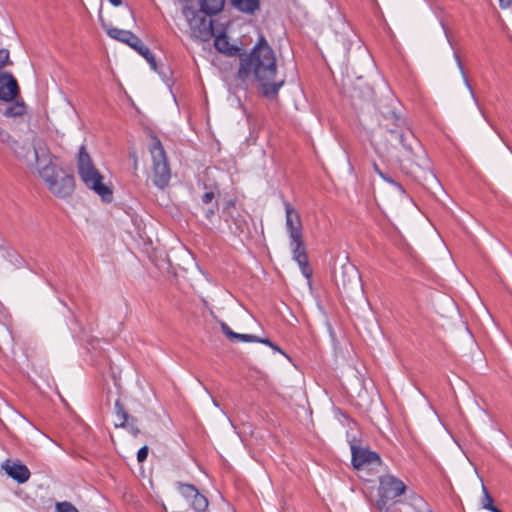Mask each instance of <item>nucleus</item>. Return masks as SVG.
I'll return each mask as SVG.
<instances>
[{
  "mask_svg": "<svg viewBox=\"0 0 512 512\" xmlns=\"http://www.w3.org/2000/svg\"><path fill=\"white\" fill-rule=\"evenodd\" d=\"M253 76L263 96L274 98L284 85V78H277L276 57L263 36L248 55L240 58L238 78L245 81Z\"/></svg>",
  "mask_w": 512,
  "mask_h": 512,
  "instance_id": "1",
  "label": "nucleus"
},
{
  "mask_svg": "<svg viewBox=\"0 0 512 512\" xmlns=\"http://www.w3.org/2000/svg\"><path fill=\"white\" fill-rule=\"evenodd\" d=\"M379 125L385 132V139L375 138L371 142L380 156L388 155L397 143L402 145L407 153H413V144L418 145V143L404 119L394 111L381 112Z\"/></svg>",
  "mask_w": 512,
  "mask_h": 512,
  "instance_id": "2",
  "label": "nucleus"
},
{
  "mask_svg": "<svg viewBox=\"0 0 512 512\" xmlns=\"http://www.w3.org/2000/svg\"><path fill=\"white\" fill-rule=\"evenodd\" d=\"M200 11L195 12L189 7H185L183 14L189 21L190 27L200 39L206 41L214 36L213 21L205 16H199V13L205 15H214L219 13L225 4V0H198Z\"/></svg>",
  "mask_w": 512,
  "mask_h": 512,
  "instance_id": "3",
  "label": "nucleus"
},
{
  "mask_svg": "<svg viewBox=\"0 0 512 512\" xmlns=\"http://www.w3.org/2000/svg\"><path fill=\"white\" fill-rule=\"evenodd\" d=\"M77 169L80 179L87 188L93 190L104 202L112 201L113 191L103 182L104 177L94 166L84 145L79 149Z\"/></svg>",
  "mask_w": 512,
  "mask_h": 512,
  "instance_id": "4",
  "label": "nucleus"
},
{
  "mask_svg": "<svg viewBox=\"0 0 512 512\" xmlns=\"http://www.w3.org/2000/svg\"><path fill=\"white\" fill-rule=\"evenodd\" d=\"M286 213V228L289 233V246L293 256H307L306 246L303 240L302 222L299 213L288 202L284 201Z\"/></svg>",
  "mask_w": 512,
  "mask_h": 512,
  "instance_id": "5",
  "label": "nucleus"
},
{
  "mask_svg": "<svg viewBox=\"0 0 512 512\" xmlns=\"http://www.w3.org/2000/svg\"><path fill=\"white\" fill-rule=\"evenodd\" d=\"M149 150L152 157L153 183L158 188L164 189L169 184L171 172L165 150L156 136L152 137Z\"/></svg>",
  "mask_w": 512,
  "mask_h": 512,
  "instance_id": "6",
  "label": "nucleus"
},
{
  "mask_svg": "<svg viewBox=\"0 0 512 512\" xmlns=\"http://www.w3.org/2000/svg\"><path fill=\"white\" fill-rule=\"evenodd\" d=\"M222 218L234 233H243L248 229L247 213L237 207L235 200L226 202L222 210Z\"/></svg>",
  "mask_w": 512,
  "mask_h": 512,
  "instance_id": "7",
  "label": "nucleus"
},
{
  "mask_svg": "<svg viewBox=\"0 0 512 512\" xmlns=\"http://www.w3.org/2000/svg\"><path fill=\"white\" fill-rule=\"evenodd\" d=\"M379 493L382 500L394 499L406 491V486L393 475H384L379 480Z\"/></svg>",
  "mask_w": 512,
  "mask_h": 512,
  "instance_id": "8",
  "label": "nucleus"
},
{
  "mask_svg": "<svg viewBox=\"0 0 512 512\" xmlns=\"http://www.w3.org/2000/svg\"><path fill=\"white\" fill-rule=\"evenodd\" d=\"M1 468L10 478L20 484L27 482L31 476L28 467L19 460L13 461L7 459L2 463Z\"/></svg>",
  "mask_w": 512,
  "mask_h": 512,
  "instance_id": "9",
  "label": "nucleus"
},
{
  "mask_svg": "<svg viewBox=\"0 0 512 512\" xmlns=\"http://www.w3.org/2000/svg\"><path fill=\"white\" fill-rule=\"evenodd\" d=\"M75 188V180L74 177L70 174L60 173L50 187L48 188L51 193L58 197H68L70 196Z\"/></svg>",
  "mask_w": 512,
  "mask_h": 512,
  "instance_id": "10",
  "label": "nucleus"
},
{
  "mask_svg": "<svg viewBox=\"0 0 512 512\" xmlns=\"http://www.w3.org/2000/svg\"><path fill=\"white\" fill-rule=\"evenodd\" d=\"M19 94V86L11 73H0V100L9 102Z\"/></svg>",
  "mask_w": 512,
  "mask_h": 512,
  "instance_id": "11",
  "label": "nucleus"
},
{
  "mask_svg": "<svg viewBox=\"0 0 512 512\" xmlns=\"http://www.w3.org/2000/svg\"><path fill=\"white\" fill-rule=\"evenodd\" d=\"M379 462L380 457L377 453L364 448L352 446V463L356 469H360L367 464Z\"/></svg>",
  "mask_w": 512,
  "mask_h": 512,
  "instance_id": "12",
  "label": "nucleus"
},
{
  "mask_svg": "<svg viewBox=\"0 0 512 512\" xmlns=\"http://www.w3.org/2000/svg\"><path fill=\"white\" fill-rule=\"evenodd\" d=\"M180 491L186 498L191 499V505L196 511H203L208 506L207 499L193 485L182 484Z\"/></svg>",
  "mask_w": 512,
  "mask_h": 512,
  "instance_id": "13",
  "label": "nucleus"
},
{
  "mask_svg": "<svg viewBox=\"0 0 512 512\" xmlns=\"http://www.w3.org/2000/svg\"><path fill=\"white\" fill-rule=\"evenodd\" d=\"M34 161L41 165L44 162L53 160L50 150L44 138L36 136L32 140Z\"/></svg>",
  "mask_w": 512,
  "mask_h": 512,
  "instance_id": "14",
  "label": "nucleus"
},
{
  "mask_svg": "<svg viewBox=\"0 0 512 512\" xmlns=\"http://www.w3.org/2000/svg\"><path fill=\"white\" fill-rule=\"evenodd\" d=\"M60 173H64V171L58 169L53 160H49L39 165V175L48 188L50 187V184L57 180Z\"/></svg>",
  "mask_w": 512,
  "mask_h": 512,
  "instance_id": "15",
  "label": "nucleus"
},
{
  "mask_svg": "<svg viewBox=\"0 0 512 512\" xmlns=\"http://www.w3.org/2000/svg\"><path fill=\"white\" fill-rule=\"evenodd\" d=\"M215 48L228 56H236L239 48L230 44L228 37L225 34L218 35L214 40Z\"/></svg>",
  "mask_w": 512,
  "mask_h": 512,
  "instance_id": "16",
  "label": "nucleus"
},
{
  "mask_svg": "<svg viewBox=\"0 0 512 512\" xmlns=\"http://www.w3.org/2000/svg\"><path fill=\"white\" fill-rule=\"evenodd\" d=\"M222 332L233 342H256L258 337L250 334H240L232 331V329L225 323H221Z\"/></svg>",
  "mask_w": 512,
  "mask_h": 512,
  "instance_id": "17",
  "label": "nucleus"
},
{
  "mask_svg": "<svg viewBox=\"0 0 512 512\" xmlns=\"http://www.w3.org/2000/svg\"><path fill=\"white\" fill-rule=\"evenodd\" d=\"M137 42H132L130 43V47L133 48L135 51H137L141 56H143L147 62L150 64L151 68L153 70H156L157 68V64H156V60H155V57L153 56V54L150 52L149 48L147 46H145L142 41L140 40V38L137 36Z\"/></svg>",
  "mask_w": 512,
  "mask_h": 512,
  "instance_id": "18",
  "label": "nucleus"
},
{
  "mask_svg": "<svg viewBox=\"0 0 512 512\" xmlns=\"http://www.w3.org/2000/svg\"><path fill=\"white\" fill-rule=\"evenodd\" d=\"M107 34L118 41H121L127 45H130L132 42H137V36L128 30H122L118 28H110L107 30Z\"/></svg>",
  "mask_w": 512,
  "mask_h": 512,
  "instance_id": "19",
  "label": "nucleus"
},
{
  "mask_svg": "<svg viewBox=\"0 0 512 512\" xmlns=\"http://www.w3.org/2000/svg\"><path fill=\"white\" fill-rule=\"evenodd\" d=\"M233 6L241 12L253 14L260 6V0H231Z\"/></svg>",
  "mask_w": 512,
  "mask_h": 512,
  "instance_id": "20",
  "label": "nucleus"
},
{
  "mask_svg": "<svg viewBox=\"0 0 512 512\" xmlns=\"http://www.w3.org/2000/svg\"><path fill=\"white\" fill-rule=\"evenodd\" d=\"M26 111L25 104L21 101H16L6 108L4 115L6 117H18L24 115Z\"/></svg>",
  "mask_w": 512,
  "mask_h": 512,
  "instance_id": "21",
  "label": "nucleus"
},
{
  "mask_svg": "<svg viewBox=\"0 0 512 512\" xmlns=\"http://www.w3.org/2000/svg\"><path fill=\"white\" fill-rule=\"evenodd\" d=\"M115 409H116V416L119 421V423H116V426L124 427L128 421V415L119 400H117L115 402Z\"/></svg>",
  "mask_w": 512,
  "mask_h": 512,
  "instance_id": "22",
  "label": "nucleus"
},
{
  "mask_svg": "<svg viewBox=\"0 0 512 512\" xmlns=\"http://www.w3.org/2000/svg\"><path fill=\"white\" fill-rule=\"evenodd\" d=\"M297 261L299 268L302 272V274L307 278L310 279L312 276V268L309 266L307 262V258H295Z\"/></svg>",
  "mask_w": 512,
  "mask_h": 512,
  "instance_id": "23",
  "label": "nucleus"
},
{
  "mask_svg": "<svg viewBox=\"0 0 512 512\" xmlns=\"http://www.w3.org/2000/svg\"><path fill=\"white\" fill-rule=\"evenodd\" d=\"M153 264L160 270L169 271L171 262L169 258H152Z\"/></svg>",
  "mask_w": 512,
  "mask_h": 512,
  "instance_id": "24",
  "label": "nucleus"
},
{
  "mask_svg": "<svg viewBox=\"0 0 512 512\" xmlns=\"http://www.w3.org/2000/svg\"><path fill=\"white\" fill-rule=\"evenodd\" d=\"M56 512H79L77 508L69 502H59L56 504Z\"/></svg>",
  "mask_w": 512,
  "mask_h": 512,
  "instance_id": "25",
  "label": "nucleus"
},
{
  "mask_svg": "<svg viewBox=\"0 0 512 512\" xmlns=\"http://www.w3.org/2000/svg\"><path fill=\"white\" fill-rule=\"evenodd\" d=\"M482 490H483V498H482V507L484 509H487V510H490V507H493V499L492 497L489 495L487 489L485 486H482Z\"/></svg>",
  "mask_w": 512,
  "mask_h": 512,
  "instance_id": "26",
  "label": "nucleus"
},
{
  "mask_svg": "<svg viewBox=\"0 0 512 512\" xmlns=\"http://www.w3.org/2000/svg\"><path fill=\"white\" fill-rule=\"evenodd\" d=\"M14 253H15L14 249L11 246H9L8 243L4 239L0 238V255L10 256Z\"/></svg>",
  "mask_w": 512,
  "mask_h": 512,
  "instance_id": "27",
  "label": "nucleus"
},
{
  "mask_svg": "<svg viewBox=\"0 0 512 512\" xmlns=\"http://www.w3.org/2000/svg\"><path fill=\"white\" fill-rule=\"evenodd\" d=\"M10 64L9 51L7 49H0V69Z\"/></svg>",
  "mask_w": 512,
  "mask_h": 512,
  "instance_id": "28",
  "label": "nucleus"
},
{
  "mask_svg": "<svg viewBox=\"0 0 512 512\" xmlns=\"http://www.w3.org/2000/svg\"><path fill=\"white\" fill-rule=\"evenodd\" d=\"M454 57H455V60H456V62H457V66H458V68H459V70H460V72H461V74H462V76H463V79H464V83H465V85H466V86L468 87V89L472 92L471 86H470V84H469V82H468V80H467V78H466V76H465L464 67H463V65H462V63H461L460 57H459L457 54H454Z\"/></svg>",
  "mask_w": 512,
  "mask_h": 512,
  "instance_id": "29",
  "label": "nucleus"
},
{
  "mask_svg": "<svg viewBox=\"0 0 512 512\" xmlns=\"http://www.w3.org/2000/svg\"><path fill=\"white\" fill-rule=\"evenodd\" d=\"M148 451H149V449L147 446H143L142 448L139 449V451L137 453L138 462L142 463L147 459Z\"/></svg>",
  "mask_w": 512,
  "mask_h": 512,
  "instance_id": "30",
  "label": "nucleus"
},
{
  "mask_svg": "<svg viewBox=\"0 0 512 512\" xmlns=\"http://www.w3.org/2000/svg\"><path fill=\"white\" fill-rule=\"evenodd\" d=\"M342 268L345 270V272H347V273H349V274H351V275H353V276H356V275H357V270H356L355 265L350 264V263L348 262V260L346 261V263H344V264L342 265Z\"/></svg>",
  "mask_w": 512,
  "mask_h": 512,
  "instance_id": "31",
  "label": "nucleus"
},
{
  "mask_svg": "<svg viewBox=\"0 0 512 512\" xmlns=\"http://www.w3.org/2000/svg\"><path fill=\"white\" fill-rule=\"evenodd\" d=\"M215 198V194L213 191H208L206 193L203 194L202 196V202L204 204H209L212 202V200Z\"/></svg>",
  "mask_w": 512,
  "mask_h": 512,
  "instance_id": "32",
  "label": "nucleus"
},
{
  "mask_svg": "<svg viewBox=\"0 0 512 512\" xmlns=\"http://www.w3.org/2000/svg\"><path fill=\"white\" fill-rule=\"evenodd\" d=\"M499 5L502 9H508L512 6V0H499Z\"/></svg>",
  "mask_w": 512,
  "mask_h": 512,
  "instance_id": "33",
  "label": "nucleus"
},
{
  "mask_svg": "<svg viewBox=\"0 0 512 512\" xmlns=\"http://www.w3.org/2000/svg\"><path fill=\"white\" fill-rule=\"evenodd\" d=\"M372 96H373V90H372V88H371V87H366V89H365L364 94H363V96H362V97H363L365 100H369V99H371V98H372Z\"/></svg>",
  "mask_w": 512,
  "mask_h": 512,
  "instance_id": "34",
  "label": "nucleus"
},
{
  "mask_svg": "<svg viewBox=\"0 0 512 512\" xmlns=\"http://www.w3.org/2000/svg\"><path fill=\"white\" fill-rule=\"evenodd\" d=\"M373 169L382 179H386V175L379 169L376 163L373 164Z\"/></svg>",
  "mask_w": 512,
  "mask_h": 512,
  "instance_id": "35",
  "label": "nucleus"
},
{
  "mask_svg": "<svg viewBox=\"0 0 512 512\" xmlns=\"http://www.w3.org/2000/svg\"><path fill=\"white\" fill-rule=\"evenodd\" d=\"M129 426V429L130 431L134 434V435H137L139 433V429L135 426H133L132 424H128Z\"/></svg>",
  "mask_w": 512,
  "mask_h": 512,
  "instance_id": "36",
  "label": "nucleus"
},
{
  "mask_svg": "<svg viewBox=\"0 0 512 512\" xmlns=\"http://www.w3.org/2000/svg\"><path fill=\"white\" fill-rule=\"evenodd\" d=\"M257 342H261V343H263V344H266V345H268L269 347H270V346H273V343H272L269 339H259V338H258V341H257Z\"/></svg>",
  "mask_w": 512,
  "mask_h": 512,
  "instance_id": "37",
  "label": "nucleus"
},
{
  "mask_svg": "<svg viewBox=\"0 0 512 512\" xmlns=\"http://www.w3.org/2000/svg\"><path fill=\"white\" fill-rule=\"evenodd\" d=\"M384 180H385V181H387V182H389V183L395 184L399 189H401V190H402V187H401L399 184H397L393 179H391L390 177H388L387 175H386V179H384Z\"/></svg>",
  "mask_w": 512,
  "mask_h": 512,
  "instance_id": "38",
  "label": "nucleus"
},
{
  "mask_svg": "<svg viewBox=\"0 0 512 512\" xmlns=\"http://www.w3.org/2000/svg\"><path fill=\"white\" fill-rule=\"evenodd\" d=\"M109 1L113 6H120L122 4V0H109Z\"/></svg>",
  "mask_w": 512,
  "mask_h": 512,
  "instance_id": "39",
  "label": "nucleus"
},
{
  "mask_svg": "<svg viewBox=\"0 0 512 512\" xmlns=\"http://www.w3.org/2000/svg\"><path fill=\"white\" fill-rule=\"evenodd\" d=\"M214 212L215 210L214 209H209L207 212H206V217L209 219L211 218L213 215H214Z\"/></svg>",
  "mask_w": 512,
  "mask_h": 512,
  "instance_id": "40",
  "label": "nucleus"
},
{
  "mask_svg": "<svg viewBox=\"0 0 512 512\" xmlns=\"http://www.w3.org/2000/svg\"><path fill=\"white\" fill-rule=\"evenodd\" d=\"M273 350L278 351L282 354H285L277 345L273 343V346H270Z\"/></svg>",
  "mask_w": 512,
  "mask_h": 512,
  "instance_id": "41",
  "label": "nucleus"
},
{
  "mask_svg": "<svg viewBox=\"0 0 512 512\" xmlns=\"http://www.w3.org/2000/svg\"><path fill=\"white\" fill-rule=\"evenodd\" d=\"M490 511L492 512H501L497 507L493 506V507H490Z\"/></svg>",
  "mask_w": 512,
  "mask_h": 512,
  "instance_id": "42",
  "label": "nucleus"
},
{
  "mask_svg": "<svg viewBox=\"0 0 512 512\" xmlns=\"http://www.w3.org/2000/svg\"><path fill=\"white\" fill-rule=\"evenodd\" d=\"M4 134V131L0 129V135Z\"/></svg>",
  "mask_w": 512,
  "mask_h": 512,
  "instance_id": "43",
  "label": "nucleus"
}]
</instances>
